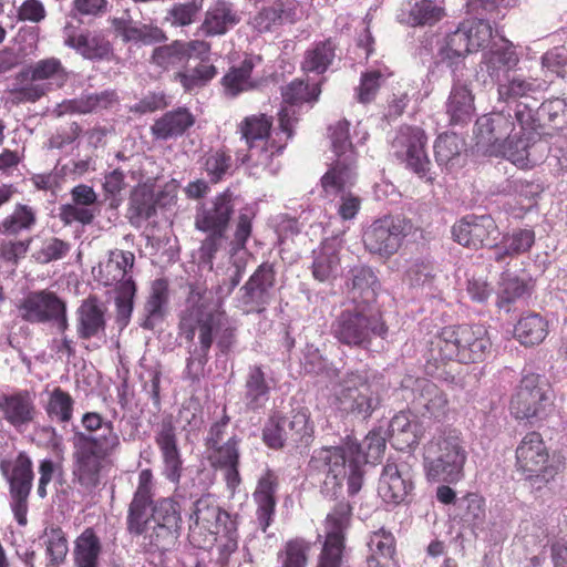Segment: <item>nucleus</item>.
I'll use <instances>...</instances> for the list:
<instances>
[{
	"label": "nucleus",
	"instance_id": "1",
	"mask_svg": "<svg viewBox=\"0 0 567 567\" xmlns=\"http://www.w3.org/2000/svg\"><path fill=\"white\" fill-rule=\"evenodd\" d=\"M73 475L87 492L101 483L103 462L120 447L121 440L114 424L97 412H85L81 425L72 426Z\"/></svg>",
	"mask_w": 567,
	"mask_h": 567
},
{
	"label": "nucleus",
	"instance_id": "2",
	"mask_svg": "<svg viewBox=\"0 0 567 567\" xmlns=\"http://www.w3.org/2000/svg\"><path fill=\"white\" fill-rule=\"evenodd\" d=\"M155 443L163 460V475L171 483L176 484L172 497H162L154 501L151 518L158 530L177 538L182 529V507L179 499H192L198 496L197 492L189 491L188 482L181 484L183 460L177 443L176 427L172 417H165L158 424Z\"/></svg>",
	"mask_w": 567,
	"mask_h": 567
},
{
	"label": "nucleus",
	"instance_id": "3",
	"mask_svg": "<svg viewBox=\"0 0 567 567\" xmlns=\"http://www.w3.org/2000/svg\"><path fill=\"white\" fill-rule=\"evenodd\" d=\"M504 93L514 104L522 133L556 136L566 123L567 103L559 97L543 99L545 83L538 79L513 78Z\"/></svg>",
	"mask_w": 567,
	"mask_h": 567
},
{
	"label": "nucleus",
	"instance_id": "4",
	"mask_svg": "<svg viewBox=\"0 0 567 567\" xmlns=\"http://www.w3.org/2000/svg\"><path fill=\"white\" fill-rule=\"evenodd\" d=\"M212 300V291L198 285H189L187 307L182 312L179 330L188 342L194 341L198 331V341L189 349L184 370V379L192 382H199L203 377L214 342L213 331L217 327V317Z\"/></svg>",
	"mask_w": 567,
	"mask_h": 567
},
{
	"label": "nucleus",
	"instance_id": "5",
	"mask_svg": "<svg viewBox=\"0 0 567 567\" xmlns=\"http://www.w3.org/2000/svg\"><path fill=\"white\" fill-rule=\"evenodd\" d=\"M332 337L342 346L370 350L374 339H385L389 328L379 306L349 302L333 319Z\"/></svg>",
	"mask_w": 567,
	"mask_h": 567
},
{
	"label": "nucleus",
	"instance_id": "6",
	"mask_svg": "<svg viewBox=\"0 0 567 567\" xmlns=\"http://www.w3.org/2000/svg\"><path fill=\"white\" fill-rule=\"evenodd\" d=\"M235 206L236 196L227 188L196 209L195 228L207 234L199 247V259L210 270L216 254L227 239L226 233L233 219Z\"/></svg>",
	"mask_w": 567,
	"mask_h": 567
},
{
	"label": "nucleus",
	"instance_id": "7",
	"mask_svg": "<svg viewBox=\"0 0 567 567\" xmlns=\"http://www.w3.org/2000/svg\"><path fill=\"white\" fill-rule=\"evenodd\" d=\"M509 85V80L499 84L497 102L502 103L503 106L501 109L495 107L492 112L480 116L475 123L477 144L486 147L489 155L505 158L522 133L520 131L515 132L517 122L514 104L511 103L509 99L503 96Z\"/></svg>",
	"mask_w": 567,
	"mask_h": 567
},
{
	"label": "nucleus",
	"instance_id": "8",
	"mask_svg": "<svg viewBox=\"0 0 567 567\" xmlns=\"http://www.w3.org/2000/svg\"><path fill=\"white\" fill-rule=\"evenodd\" d=\"M467 453L455 431L444 432L429 442L424 452V470L431 482L455 484L464 476Z\"/></svg>",
	"mask_w": 567,
	"mask_h": 567
},
{
	"label": "nucleus",
	"instance_id": "9",
	"mask_svg": "<svg viewBox=\"0 0 567 567\" xmlns=\"http://www.w3.org/2000/svg\"><path fill=\"white\" fill-rule=\"evenodd\" d=\"M265 445L271 450L280 451L291 446L298 453L308 449L315 439V425L308 408L300 406L291 411L288 417L280 412L271 414L261 430Z\"/></svg>",
	"mask_w": 567,
	"mask_h": 567
},
{
	"label": "nucleus",
	"instance_id": "10",
	"mask_svg": "<svg viewBox=\"0 0 567 567\" xmlns=\"http://www.w3.org/2000/svg\"><path fill=\"white\" fill-rule=\"evenodd\" d=\"M378 378L364 370L347 372L336 392L339 411L359 421L369 420L382 403Z\"/></svg>",
	"mask_w": 567,
	"mask_h": 567
},
{
	"label": "nucleus",
	"instance_id": "11",
	"mask_svg": "<svg viewBox=\"0 0 567 567\" xmlns=\"http://www.w3.org/2000/svg\"><path fill=\"white\" fill-rule=\"evenodd\" d=\"M516 471L534 491H542L558 474V466L550 461L548 449L538 432H528L515 451Z\"/></svg>",
	"mask_w": 567,
	"mask_h": 567
},
{
	"label": "nucleus",
	"instance_id": "12",
	"mask_svg": "<svg viewBox=\"0 0 567 567\" xmlns=\"http://www.w3.org/2000/svg\"><path fill=\"white\" fill-rule=\"evenodd\" d=\"M551 409L553 398L547 382L539 374L523 375L511 399V412L515 419L530 423L542 421Z\"/></svg>",
	"mask_w": 567,
	"mask_h": 567
},
{
	"label": "nucleus",
	"instance_id": "13",
	"mask_svg": "<svg viewBox=\"0 0 567 567\" xmlns=\"http://www.w3.org/2000/svg\"><path fill=\"white\" fill-rule=\"evenodd\" d=\"M349 127L350 123L347 120H341L329 127L336 159L320 179L322 189L336 193L355 175L357 153L350 141Z\"/></svg>",
	"mask_w": 567,
	"mask_h": 567
},
{
	"label": "nucleus",
	"instance_id": "14",
	"mask_svg": "<svg viewBox=\"0 0 567 567\" xmlns=\"http://www.w3.org/2000/svg\"><path fill=\"white\" fill-rule=\"evenodd\" d=\"M426 143L427 136L421 127L401 126L392 142V148L395 157L404 163L406 169L432 185L436 174L432 171L431 161L425 152Z\"/></svg>",
	"mask_w": 567,
	"mask_h": 567
},
{
	"label": "nucleus",
	"instance_id": "15",
	"mask_svg": "<svg viewBox=\"0 0 567 567\" xmlns=\"http://www.w3.org/2000/svg\"><path fill=\"white\" fill-rule=\"evenodd\" d=\"M348 454L346 447L322 446L312 452L308 462L310 474L323 475L320 493L328 499H337L347 476Z\"/></svg>",
	"mask_w": 567,
	"mask_h": 567
},
{
	"label": "nucleus",
	"instance_id": "16",
	"mask_svg": "<svg viewBox=\"0 0 567 567\" xmlns=\"http://www.w3.org/2000/svg\"><path fill=\"white\" fill-rule=\"evenodd\" d=\"M0 472L9 484L10 507L13 516L20 526H25L28 523V498L34 477L31 460L25 453L21 452L13 463L2 460Z\"/></svg>",
	"mask_w": 567,
	"mask_h": 567
},
{
	"label": "nucleus",
	"instance_id": "17",
	"mask_svg": "<svg viewBox=\"0 0 567 567\" xmlns=\"http://www.w3.org/2000/svg\"><path fill=\"white\" fill-rule=\"evenodd\" d=\"M461 324L447 326L434 336L429 347L425 364L426 374L441 381L453 382L454 375L447 371L450 361L462 363L463 342L460 338Z\"/></svg>",
	"mask_w": 567,
	"mask_h": 567
},
{
	"label": "nucleus",
	"instance_id": "18",
	"mask_svg": "<svg viewBox=\"0 0 567 567\" xmlns=\"http://www.w3.org/2000/svg\"><path fill=\"white\" fill-rule=\"evenodd\" d=\"M411 228V223L401 216L379 218L364 230V247L371 254L389 258L399 250Z\"/></svg>",
	"mask_w": 567,
	"mask_h": 567
},
{
	"label": "nucleus",
	"instance_id": "19",
	"mask_svg": "<svg viewBox=\"0 0 567 567\" xmlns=\"http://www.w3.org/2000/svg\"><path fill=\"white\" fill-rule=\"evenodd\" d=\"M271 125V118L265 114L248 116L240 124L241 136L249 146V153L241 163L252 164L250 166L252 175L258 174L259 168H269L272 162L274 152L269 153L265 147V140L270 135Z\"/></svg>",
	"mask_w": 567,
	"mask_h": 567
},
{
	"label": "nucleus",
	"instance_id": "20",
	"mask_svg": "<svg viewBox=\"0 0 567 567\" xmlns=\"http://www.w3.org/2000/svg\"><path fill=\"white\" fill-rule=\"evenodd\" d=\"M276 271L270 262H262L238 291V302L247 313H260L275 297Z\"/></svg>",
	"mask_w": 567,
	"mask_h": 567
},
{
	"label": "nucleus",
	"instance_id": "21",
	"mask_svg": "<svg viewBox=\"0 0 567 567\" xmlns=\"http://www.w3.org/2000/svg\"><path fill=\"white\" fill-rule=\"evenodd\" d=\"M455 241L464 247H496L501 238L499 228L491 215H467L452 227Z\"/></svg>",
	"mask_w": 567,
	"mask_h": 567
},
{
	"label": "nucleus",
	"instance_id": "22",
	"mask_svg": "<svg viewBox=\"0 0 567 567\" xmlns=\"http://www.w3.org/2000/svg\"><path fill=\"white\" fill-rule=\"evenodd\" d=\"M351 514L349 503H338L332 513L327 516V536L317 567H340L341 555L344 548V529Z\"/></svg>",
	"mask_w": 567,
	"mask_h": 567
},
{
	"label": "nucleus",
	"instance_id": "23",
	"mask_svg": "<svg viewBox=\"0 0 567 567\" xmlns=\"http://www.w3.org/2000/svg\"><path fill=\"white\" fill-rule=\"evenodd\" d=\"M414 488L413 473L406 462H390L383 466L378 493L389 505L398 506L408 502Z\"/></svg>",
	"mask_w": 567,
	"mask_h": 567
},
{
	"label": "nucleus",
	"instance_id": "24",
	"mask_svg": "<svg viewBox=\"0 0 567 567\" xmlns=\"http://www.w3.org/2000/svg\"><path fill=\"white\" fill-rule=\"evenodd\" d=\"M153 504V474L145 468L138 474L137 488L127 509L126 529L131 535L141 536L147 530Z\"/></svg>",
	"mask_w": 567,
	"mask_h": 567
},
{
	"label": "nucleus",
	"instance_id": "25",
	"mask_svg": "<svg viewBox=\"0 0 567 567\" xmlns=\"http://www.w3.org/2000/svg\"><path fill=\"white\" fill-rule=\"evenodd\" d=\"M64 302L56 292L42 289L28 292L17 309L21 320L31 324H47Z\"/></svg>",
	"mask_w": 567,
	"mask_h": 567
},
{
	"label": "nucleus",
	"instance_id": "26",
	"mask_svg": "<svg viewBox=\"0 0 567 567\" xmlns=\"http://www.w3.org/2000/svg\"><path fill=\"white\" fill-rule=\"evenodd\" d=\"M554 135L520 133L507 152L506 158L520 168L534 167L543 163L553 151Z\"/></svg>",
	"mask_w": 567,
	"mask_h": 567
},
{
	"label": "nucleus",
	"instance_id": "27",
	"mask_svg": "<svg viewBox=\"0 0 567 567\" xmlns=\"http://www.w3.org/2000/svg\"><path fill=\"white\" fill-rule=\"evenodd\" d=\"M189 520L196 526L199 524L214 534L236 533L237 524L231 519L229 513L220 508L213 495L207 493L197 497L193 503V511L189 514Z\"/></svg>",
	"mask_w": 567,
	"mask_h": 567
},
{
	"label": "nucleus",
	"instance_id": "28",
	"mask_svg": "<svg viewBox=\"0 0 567 567\" xmlns=\"http://www.w3.org/2000/svg\"><path fill=\"white\" fill-rule=\"evenodd\" d=\"M321 93L320 82L309 85L301 80H295L282 90L284 102L289 104V107H282L278 113L279 128L291 138L293 135L295 110L292 106L301 105L303 103H315L318 101Z\"/></svg>",
	"mask_w": 567,
	"mask_h": 567
},
{
	"label": "nucleus",
	"instance_id": "29",
	"mask_svg": "<svg viewBox=\"0 0 567 567\" xmlns=\"http://www.w3.org/2000/svg\"><path fill=\"white\" fill-rule=\"evenodd\" d=\"M413 406L423 416L443 421L449 411V400L443 390L426 379H416L413 388Z\"/></svg>",
	"mask_w": 567,
	"mask_h": 567
},
{
	"label": "nucleus",
	"instance_id": "30",
	"mask_svg": "<svg viewBox=\"0 0 567 567\" xmlns=\"http://www.w3.org/2000/svg\"><path fill=\"white\" fill-rule=\"evenodd\" d=\"M106 308L104 303L94 295L81 301L75 311L76 334L81 340L101 339L105 337Z\"/></svg>",
	"mask_w": 567,
	"mask_h": 567
},
{
	"label": "nucleus",
	"instance_id": "31",
	"mask_svg": "<svg viewBox=\"0 0 567 567\" xmlns=\"http://www.w3.org/2000/svg\"><path fill=\"white\" fill-rule=\"evenodd\" d=\"M169 286L164 278L155 279L143 305L140 327L155 331L164 322L168 312Z\"/></svg>",
	"mask_w": 567,
	"mask_h": 567
},
{
	"label": "nucleus",
	"instance_id": "32",
	"mask_svg": "<svg viewBox=\"0 0 567 567\" xmlns=\"http://www.w3.org/2000/svg\"><path fill=\"white\" fill-rule=\"evenodd\" d=\"M35 395L28 390H20L0 396V411L3 419L17 430L32 423L37 416Z\"/></svg>",
	"mask_w": 567,
	"mask_h": 567
},
{
	"label": "nucleus",
	"instance_id": "33",
	"mask_svg": "<svg viewBox=\"0 0 567 567\" xmlns=\"http://www.w3.org/2000/svg\"><path fill=\"white\" fill-rule=\"evenodd\" d=\"M64 44L74 49L79 54L87 60H104L112 54V44L103 35L90 31L78 32L72 24H66L63 29Z\"/></svg>",
	"mask_w": 567,
	"mask_h": 567
},
{
	"label": "nucleus",
	"instance_id": "34",
	"mask_svg": "<svg viewBox=\"0 0 567 567\" xmlns=\"http://www.w3.org/2000/svg\"><path fill=\"white\" fill-rule=\"evenodd\" d=\"M468 43L470 40L465 33V24H462L455 31L436 40L434 64H446L452 70L453 75H457L456 72L463 65L464 59L472 52Z\"/></svg>",
	"mask_w": 567,
	"mask_h": 567
},
{
	"label": "nucleus",
	"instance_id": "35",
	"mask_svg": "<svg viewBox=\"0 0 567 567\" xmlns=\"http://www.w3.org/2000/svg\"><path fill=\"white\" fill-rule=\"evenodd\" d=\"M475 113L474 95L467 82L458 75L453 78V85L446 101V114L450 124L465 125Z\"/></svg>",
	"mask_w": 567,
	"mask_h": 567
},
{
	"label": "nucleus",
	"instance_id": "36",
	"mask_svg": "<svg viewBox=\"0 0 567 567\" xmlns=\"http://www.w3.org/2000/svg\"><path fill=\"white\" fill-rule=\"evenodd\" d=\"M303 16L299 1L276 0L271 6L262 8L254 18L255 28L267 32L276 25L295 23Z\"/></svg>",
	"mask_w": 567,
	"mask_h": 567
},
{
	"label": "nucleus",
	"instance_id": "37",
	"mask_svg": "<svg viewBox=\"0 0 567 567\" xmlns=\"http://www.w3.org/2000/svg\"><path fill=\"white\" fill-rule=\"evenodd\" d=\"M389 435L392 445L404 451L419 445L424 435V427L410 411H401L391 419Z\"/></svg>",
	"mask_w": 567,
	"mask_h": 567
},
{
	"label": "nucleus",
	"instance_id": "38",
	"mask_svg": "<svg viewBox=\"0 0 567 567\" xmlns=\"http://www.w3.org/2000/svg\"><path fill=\"white\" fill-rule=\"evenodd\" d=\"M445 16L442 0H410L401 9L398 19L409 27H432Z\"/></svg>",
	"mask_w": 567,
	"mask_h": 567
},
{
	"label": "nucleus",
	"instance_id": "39",
	"mask_svg": "<svg viewBox=\"0 0 567 567\" xmlns=\"http://www.w3.org/2000/svg\"><path fill=\"white\" fill-rule=\"evenodd\" d=\"M347 286L351 289V302L377 303V290L380 282L373 269L365 265H357L350 268L347 277Z\"/></svg>",
	"mask_w": 567,
	"mask_h": 567
},
{
	"label": "nucleus",
	"instance_id": "40",
	"mask_svg": "<svg viewBox=\"0 0 567 567\" xmlns=\"http://www.w3.org/2000/svg\"><path fill=\"white\" fill-rule=\"evenodd\" d=\"M111 25L125 43L151 45L166 39L158 27L135 22L131 18H112Z\"/></svg>",
	"mask_w": 567,
	"mask_h": 567
},
{
	"label": "nucleus",
	"instance_id": "41",
	"mask_svg": "<svg viewBox=\"0 0 567 567\" xmlns=\"http://www.w3.org/2000/svg\"><path fill=\"white\" fill-rule=\"evenodd\" d=\"M239 21L240 16L234 9L233 3L217 0L206 11L200 30L206 37L221 35L238 24Z\"/></svg>",
	"mask_w": 567,
	"mask_h": 567
},
{
	"label": "nucleus",
	"instance_id": "42",
	"mask_svg": "<svg viewBox=\"0 0 567 567\" xmlns=\"http://www.w3.org/2000/svg\"><path fill=\"white\" fill-rule=\"evenodd\" d=\"M518 62V55L512 45H505L491 51L486 61V69L497 86V93H499V84L505 80L511 81L513 78L533 79L532 76H525L523 74L512 72Z\"/></svg>",
	"mask_w": 567,
	"mask_h": 567
},
{
	"label": "nucleus",
	"instance_id": "43",
	"mask_svg": "<svg viewBox=\"0 0 567 567\" xmlns=\"http://www.w3.org/2000/svg\"><path fill=\"white\" fill-rule=\"evenodd\" d=\"M278 482L277 476L270 470L259 478L254 499L258 505L257 519L262 532H266L272 522L275 514L276 498L275 493Z\"/></svg>",
	"mask_w": 567,
	"mask_h": 567
},
{
	"label": "nucleus",
	"instance_id": "44",
	"mask_svg": "<svg viewBox=\"0 0 567 567\" xmlns=\"http://www.w3.org/2000/svg\"><path fill=\"white\" fill-rule=\"evenodd\" d=\"M461 330L460 338L463 342L462 363L483 361L492 347L485 327L481 324H461Z\"/></svg>",
	"mask_w": 567,
	"mask_h": 567
},
{
	"label": "nucleus",
	"instance_id": "45",
	"mask_svg": "<svg viewBox=\"0 0 567 567\" xmlns=\"http://www.w3.org/2000/svg\"><path fill=\"white\" fill-rule=\"evenodd\" d=\"M195 123L194 115L185 107L166 112L151 126L155 138L167 141L182 136Z\"/></svg>",
	"mask_w": 567,
	"mask_h": 567
},
{
	"label": "nucleus",
	"instance_id": "46",
	"mask_svg": "<svg viewBox=\"0 0 567 567\" xmlns=\"http://www.w3.org/2000/svg\"><path fill=\"white\" fill-rule=\"evenodd\" d=\"M312 276L321 282L331 281L341 274L339 251L333 243L324 241L312 251Z\"/></svg>",
	"mask_w": 567,
	"mask_h": 567
},
{
	"label": "nucleus",
	"instance_id": "47",
	"mask_svg": "<svg viewBox=\"0 0 567 567\" xmlns=\"http://www.w3.org/2000/svg\"><path fill=\"white\" fill-rule=\"evenodd\" d=\"M155 192L146 184L135 186L130 195L127 218L136 228L156 215L154 205Z\"/></svg>",
	"mask_w": 567,
	"mask_h": 567
},
{
	"label": "nucleus",
	"instance_id": "48",
	"mask_svg": "<svg viewBox=\"0 0 567 567\" xmlns=\"http://www.w3.org/2000/svg\"><path fill=\"white\" fill-rule=\"evenodd\" d=\"M270 385L261 365H251L245 380L244 401L248 410L256 411L267 403Z\"/></svg>",
	"mask_w": 567,
	"mask_h": 567
},
{
	"label": "nucleus",
	"instance_id": "49",
	"mask_svg": "<svg viewBox=\"0 0 567 567\" xmlns=\"http://www.w3.org/2000/svg\"><path fill=\"white\" fill-rule=\"evenodd\" d=\"M548 334V322L539 313L523 315L514 328L515 338L526 347L542 343Z\"/></svg>",
	"mask_w": 567,
	"mask_h": 567
},
{
	"label": "nucleus",
	"instance_id": "50",
	"mask_svg": "<svg viewBox=\"0 0 567 567\" xmlns=\"http://www.w3.org/2000/svg\"><path fill=\"white\" fill-rule=\"evenodd\" d=\"M337 43L332 39L319 41L305 52L301 69L305 73L323 74L336 58Z\"/></svg>",
	"mask_w": 567,
	"mask_h": 567
},
{
	"label": "nucleus",
	"instance_id": "51",
	"mask_svg": "<svg viewBox=\"0 0 567 567\" xmlns=\"http://www.w3.org/2000/svg\"><path fill=\"white\" fill-rule=\"evenodd\" d=\"M117 102L116 91L105 90L99 93H83L80 97L68 101L64 107L71 113L87 114L110 109Z\"/></svg>",
	"mask_w": 567,
	"mask_h": 567
},
{
	"label": "nucleus",
	"instance_id": "52",
	"mask_svg": "<svg viewBox=\"0 0 567 567\" xmlns=\"http://www.w3.org/2000/svg\"><path fill=\"white\" fill-rule=\"evenodd\" d=\"M456 516L464 527L470 528L474 534L477 529L484 528L486 513L484 498L475 493H467L457 501Z\"/></svg>",
	"mask_w": 567,
	"mask_h": 567
},
{
	"label": "nucleus",
	"instance_id": "53",
	"mask_svg": "<svg viewBox=\"0 0 567 567\" xmlns=\"http://www.w3.org/2000/svg\"><path fill=\"white\" fill-rule=\"evenodd\" d=\"M371 555L368 557V567H389L395 553L394 537L390 532L381 528L373 532L368 542Z\"/></svg>",
	"mask_w": 567,
	"mask_h": 567
},
{
	"label": "nucleus",
	"instance_id": "54",
	"mask_svg": "<svg viewBox=\"0 0 567 567\" xmlns=\"http://www.w3.org/2000/svg\"><path fill=\"white\" fill-rule=\"evenodd\" d=\"M465 147L464 140L455 133H443L434 143V157L440 167L452 169L462 151Z\"/></svg>",
	"mask_w": 567,
	"mask_h": 567
},
{
	"label": "nucleus",
	"instance_id": "55",
	"mask_svg": "<svg viewBox=\"0 0 567 567\" xmlns=\"http://www.w3.org/2000/svg\"><path fill=\"white\" fill-rule=\"evenodd\" d=\"M101 542L93 528H85L75 540V567H97Z\"/></svg>",
	"mask_w": 567,
	"mask_h": 567
},
{
	"label": "nucleus",
	"instance_id": "56",
	"mask_svg": "<svg viewBox=\"0 0 567 567\" xmlns=\"http://www.w3.org/2000/svg\"><path fill=\"white\" fill-rule=\"evenodd\" d=\"M530 293V287L527 281L517 276L504 271L501 276L499 292L497 297V307L506 312L511 311V305Z\"/></svg>",
	"mask_w": 567,
	"mask_h": 567
},
{
	"label": "nucleus",
	"instance_id": "57",
	"mask_svg": "<svg viewBox=\"0 0 567 567\" xmlns=\"http://www.w3.org/2000/svg\"><path fill=\"white\" fill-rule=\"evenodd\" d=\"M348 454L347 464L349 465L348 477V492L350 495H355L362 487L363 483V470L362 466L365 464V457L362 454L361 446L358 442L348 440L343 445Z\"/></svg>",
	"mask_w": 567,
	"mask_h": 567
},
{
	"label": "nucleus",
	"instance_id": "58",
	"mask_svg": "<svg viewBox=\"0 0 567 567\" xmlns=\"http://www.w3.org/2000/svg\"><path fill=\"white\" fill-rule=\"evenodd\" d=\"M74 399L60 386L54 388L44 406L48 416L60 423H69L73 416Z\"/></svg>",
	"mask_w": 567,
	"mask_h": 567
},
{
	"label": "nucleus",
	"instance_id": "59",
	"mask_svg": "<svg viewBox=\"0 0 567 567\" xmlns=\"http://www.w3.org/2000/svg\"><path fill=\"white\" fill-rule=\"evenodd\" d=\"M136 290V284L133 279H124L116 287V322L121 328H125L130 322Z\"/></svg>",
	"mask_w": 567,
	"mask_h": 567
},
{
	"label": "nucleus",
	"instance_id": "60",
	"mask_svg": "<svg viewBox=\"0 0 567 567\" xmlns=\"http://www.w3.org/2000/svg\"><path fill=\"white\" fill-rule=\"evenodd\" d=\"M252 72V63L245 60L239 68H231L221 79L225 93L235 97L239 93L252 87L249 79Z\"/></svg>",
	"mask_w": 567,
	"mask_h": 567
},
{
	"label": "nucleus",
	"instance_id": "61",
	"mask_svg": "<svg viewBox=\"0 0 567 567\" xmlns=\"http://www.w3.org/2000/svg\"><path fill=\"white\" fill-rule=\"evenodd\" d=\"M217 74L216 68L207 62H199L195 68L176 73L186 92L205 86Z\"/></svg>",
	"mask_w": 567,
	"mask_h": 567
},
{
	"label": "nucleus",
	"instance_id": "62",
	"mask_svg": "<svg viewBox=\"0 0 567 567\" xmlns=\"http://www.w3.org/2000/svg\"><path fill=\"white\" fill-rule=\"evenodd\" d=\"M231 156L223 151L209 152L204 156V171L209 182L219 183L231 169Z\"/></svg>",
	"mask_w": 567,
	"mask_h": 567
},
{
	"label": "nucleus",
	"instance_id": "63",
	"mask_svg": "<svg viewBox=\"0 0 567 567\" xmlns=\"http://www.w3.org/2000/svg\"><path fill=\"white\" fill-rule=\"evenodd\" d=\"M501 244L506 245L505 254L514 256L528 252L535 244V231L527 228L514 229L502 236Z\"/></svg>",
	"mask_w": 567,
	"mask_h": 567
},
{
	"label": "nucleus",
	"instance_id": "64",
	"mask_svg": "<svg viewBox=\"0 0 567 567\" xmlns=\"http://www.w3.org/2000/svg\"><path fill=\"white\" fill-rule=\"evenodd\" d=\"M246 269V261L243 259L234 260L225 270L221 280L216 286L215 293L218 302L228 297L239 285Z\"/></svg>",
	"mask_w": 567,
	"mask_h": 567
}]
</instances>
